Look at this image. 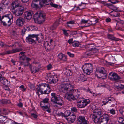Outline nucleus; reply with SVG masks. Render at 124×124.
Segmentation results:
<instances>
[{
  "instance_id": "obj_1",
  "label": "nucleus",
  "mask_w": 124,
  "mask_h": 124,
  "mask_svg": "<svg viewBox=\"0 0 124 124\" xmlns=\"http://www.w3.org/2000/svg\"><path fill=\"white\" fill-rule=\"evenodd\" d=\"M91 116L94 123L97 124H105L104 121L102 119H104L106 123H108L110 119V116L108 114L105 113L102 115L101 111L100 109L93 112L91 115L90 116Z\"/></svg>"
},
{
  "instance_id": "obj_2",
  "label": "nucleus",
  "mask_w": 124,
  "mask_h": 124,
  "mask_svg": "<svg viewBox=\"0 0 124 124\" xmlns=\"http://www.w3.org/2000/svg\"><path fill=\"white\" fill-rule=\"evenodd\" d=\"M39 87L36 89V93L39 97L40 95L48 94L50 92V87L48 84L41 83L39 85Z\"/></svg>"
},
{
  "instance_id": "obj_3",
  "label": "nucleus",
  "mask_w": 124,
  "mask_h": 124,
  "mask_svg": "<svg viewBox=\"0 0 124 124\" xmlns=\"http://www.w3.org/2000/svg\"><path fill=\"white\" fill-rule=\"evenodd\" d=\"M71 91L74 93V96L71 93H68L65 96V98L69 101H72L74 100L81 99V97H80L81 95L80 92L78 89L72 90Z\"/></svg>"
},
{
  "instance_id": "obj_4",
  "label": "nucleus",
  "mask_w": 124,
  "mask_h": 124,
  "mask_svg": "<svg viewBox=\"0 0 124 124\" xmlns=\"http://www.w3.org/2000/svg\"><path fill=\"white\" fill-rule=\"evenodd\" d=\"M48 98L44 99L40 102V104L43 110L50 113L51 112V109L50 108V104L48 102Z\"/></svg>"
},
{
  "instance_id": "obj_5",
  "label": "nucleus",
  "mask_w": 124,
  "mask_h": 124,
  "mask_svg": "<svg viewBox=\"0 0 124 124\" xmlns=\"http://www.w3.org/2000/svg\"><path fill=\"white\" fill-rule=\"evenodd\" d=\"M61 91L63 93H66L69 91H71L72 90H75L73 88V86L70 82H67L61 85Z\"/></svg>"
},
{
  "instance_id": "obj_6",
  "label": "nucleus",
  "mask_w": 124,
  "mask_h": 124,
  "mask_svg": "<svg viewBox=\"0 0 124 124\" xmlns=\"http://www.w3.org/2000/svg\"><path fill=\"white\" fill-rule=\"evenodd\" d=\"M51 101L53 103L56 104L61 106L63 105V100L58 97L56 93H51Z\"/></svg>"
},
{
  "instance_id": "obj_7",
  "label": "nucleus",
  "mask_w": 124,
  "mask_h": 124,
  "mask_svg": "<svg viewBox=\"0 0 124 124\" xmlns=\"http://www.w3.org/2000/svg\"><path fill=\"white\" fill-rule=\"evenodd\" d=\"M95 75L99 78L105 79L107 76L106 71L103 67H98L96 69Z\"/></svg>"
},
{
  "instance_id": "obj_8",
  "label": "nucleus",
  "mask_w": 124,
  "mask_h": 124,
  "mask_svg": "<svg viewBox=\"0 0 124 124\" xmlns=\"http://www.w3.org/2000/svg\"><path fill=\"white\" fill-rule=\"evenodd\" d=\"M82 69L85 73L89 75L93 71V67L92 64L86 63L83 66Z\"/></svg>"
},
{
  "instance_id": "obj_9",
  "label": "nucleus",
  "mask_w": 124,
  "mask_h": 124,
  "mask_svg": "<svg viewBox=\"0 0 124 124\" xmlns=\"http://www.w3.org/2000/svg\"><path fill=\"white\" fill-rule=\"evenodd\" d=\"M108 78L111 80L116 82H118L121 78L116 73L112 72L109 73Z\"/></svg>"
},
{
  "instance_id": "obj_10",
  "label": "nucleus",
  "mask_w": 124,
  "mask_h": 124,
  "mask_svg": "<svg viewBox=\"0 0 124 124\" xmlns=\"http://www.w3.org/2000/svg\"><path fill=\"white\" fill-rule=\"evenodd\" d=\"M90 101V100L89 99L80 100L77 102L78 106L79 108H84L89 103Z\"/></svg>"
},
{
  "instance_id": "obj_11",
  "label": "nucleus",
  "mask_w": 124,
  "mask_h": 124,
  "mask_svg": "<svg viewBox=\"0 0 124 124\" xmlns=\"http://www.w3.org/2000/svg\"><path fill=\"white\" fill-rule=\"evenodd\" d=\"M45 16H33V19L35 23L38 24H41L44 21Z\"/></svg>"
},
{
  "instance_id": "obj_12",
  "label": "nucleus",
  "mask_w": 124,
  "mask_h": 124,
  "mask_svg": "<svg viewBox=\"0 0 124 124\" xmlns=\"http://www.w3.org/2000/svg\"><path fill=\"white\" fill-rule=\"evenodd\" d=\"M36 36V34H29L26 38V42L30 44H32L33 43H36L35 37Z\"/></svg>"
},
{
  "instance_id": "obj_13",
  "label": "nucleus",
  "mask_w": 124,
  "mask_h": 124,
  "mask_svg": "<svg viewBox=\"0 0 124 124\" xmlns=\"http://www.w3.org/2000/svg\"><path fill=\"white\" fill-rule=\"evenodd\" d=\"M18 7V9L16 11L15 10V8L14 9H12L11 8V9L12 11L13 12L15 15L16 16H20L22 15L24 11V8L22 6H20L19 5V6Z\"/></svg>"
},
{
  "instance_id": "obj_14",
  "label": "nucleus",
  "mask_w": 124,
  "mask_h": 124,
  "mask_svg": "<svg viewBox=\"0 0 124 124\" xmlns=\"http://www.w3.org/2000/svg\"><path fill=\"white\" fill-rule=\"evenodd\" d=\"M16 25L19 27H21L25 23V20L23 18L20 17L16 20Z\"/></svg>"
},
{
  "instance_id": "obj_15",
  "label": "nucleus",
  "mask_w": 124,
  "mask_h": 124,
  "mask_svg": "<svg viewBox=\"0 0 124 124\" xmlns=\"http://www.w3.org/2000/svg\"><path fill=\"white\" fill-rule=\"evenodd\" d=\"M78 124H87V121L84 116H80L77 120Z\"/></svg>"
},
{
  "instance_id": "obj_16",
  "label": "nucleus",
  "mask_w": 124,
  "mask_h": 124,
  "mask_svg": "<svg viewBox=\"0 0 124 124\" xmlns=\"http://www.w3.org/2000/svg\"><path fill=\"white\" fill-rule=\"evenodd\" d=\"M5 17H6V20L7 21L6 22L4 21H2V23L3 25L5 26H9L11 24V19L13 18V16H11V18H10L8 16H4Z\"/></svg>"
},
{
  "instance_id": "obj_17",
  "label": "nucleus",
  "mask_w": 124,
  "mask_h": 124,
  "mask_svg": "<svg viewBox=\"0 0 124 124\" xmlns=\"http://www.w3.org/2000/svg\"><path fill=\"white\" fill-rule=\"evenodd\" d=\"M47 80L49 83H55L57 81V79L55 78L53 76L50 75L47 77Z\"/></svg>"
},
{
  "instance_id": "obj_18",
  "label": "nucleus",
  "mask_w": 124,
  "mask_h": 124,
  "mask_svg": "<svg viewBox=\"0 0 124 124\" xmlns=\"http://www.w3.org/2000/svg\"><path fill=\"white\" fill-rule=\"evenodd\" d=\"M107 37L109 39L112 41H118L121 40L120 39L114 37L112 35L108 34Z\"/></svg>"
},
{
  "instance_id": "obj_19",
  "label": "nucleus",
  "mask_w": 124,
  "mask_h": 124,
  "mask_svg": "<svg viewBox=\"0 0 124 124\" xmlns=\"http://www.w3.org/2000/svg\"><path fill=\"white\" fill-rule=\"evenodd\" d=\"M36 37H35V41H38L39 43H40L43 40V37L41 34H36Z\"/></svg>"
},
{
  "instance_id": "obj_20",
  "label": "nucleus",
  "mask_w": 124,
  "mask_h": 124,
  "mask_svg": "<svg viewBox=\"0 0 124 124\" xmlns=\"http://www.w3.org/2000/svg\"><path fill=\"white\" fill-rule=\"evenodd\" d=\"M29 68L31 73H35L39 70V68L30 65L29 66Z\"/></svg>"
},
{
  "instance_id": "obj_21",
  "label": "nucleus",
  "mask_w": 124,
  "mask_h": 124,
  "mask_svg": "<svg viewBox=\"0 0 124 124\" xmlns=\"http://www.w3.org/2000/svg\"><path fill=\"white\" fill-rule=\"evenodd\" d=\"M22 49L21 48H16V49H13L11 50H9L6 52V54H12L19 52L22 51Z\"/></svg>"
},
{
  "instance_id": "obj_22",
  "label": "nucleus",
  "mask_w": 124,
  "mask_h": 124,
  "mask_svg": "<svg viewBox=\"0 0 124 124\" xmlns=\"http://www.w3.org/2000/svg\"><path fill=\"white\" fill-rule=\"evenodd\" d=\"M59 59L61 60L66 61L67 60V56L62 53H60L58 56Z\"/></svg>"
},
{
  "instance_id": "obj_23",
  "label": "nucleus",
  "mask_w": 124,
  "mask_h": 124,
  "mask_svg": "<svg viewBox=\"0 0 124 124\" xmlns=\"http://www.w3.org/2000/svg\"><path fill=\"white\" fill-rule=\"evenodd\" d=\"M64 71V74L67 76H70L72 74V72L69 69L66 68Z\"/></svg>"
},
{
  "instance_id": "obj_24",
  "label": "nucleus",
  "mask_w": 124,
  "mask_h": 124,
  "mask_svg": "<svg viewBox=\"0 0 124 124\" xmlns=\"http://www.w3.org/2000/svg\"><path fill=\"white\" fill-rule=\"evenodd\" d=\"M75 115L73 114L68 118V120L70 123H73L75 121Z\"/></svg>"
},
{
  "instance_id": "obj_25",
  "label": "nucleus",
  "mask_w": 124,
  "mask_h": 124,
  "mask_svg": "<svg viewBox=\"0 0 124 124\" xmlns=\"http://www.w3.org/2000/svg\"><path fill=\"white\" fill-rule=\"evenodd\" d=\"M107 99H108L106 100V101H105L106 99H104V100L102 101V102L104 105H106L110 101H113L114 100V99L113 97H108Z\"/></svg>"
},
{
  "instance_id": "obj_26",
  "label": "nucleus",
  "mask_w": 124,
  "mask_h": 124,
  "mask_svg": "<svg viewBox=\"0 0 124 124\" xmlns=\"http://www.w3.org/2000/svg\"><path fill=\"white\" fill-rule=\"evenodd\" d=\"M15 1H13L12 2L11 5L12 7L11 8L12 9H14L15 8H17L19 6V4L17 1L18 0H15Z\"/></svg>"
},
{
  "instance_id": "obj_27",
  "label": "nucleus",
  "mask_w": 124,
  "mask_h": 124,
  "mask_svg": "<svg viewBox=\"0 0 124 124\" xmlns=\"http://www.w3.org/2000/svg\"><path fill=\"white\" fill-rule=\"evenodd\" d=\"M78 80L81 82H83L87 80V78L85 76L82 74L78 78Z\"/></svg>"
},
{
  "instance_id": "obj_28",
  "label": "nucleus",
  "mask_w": 124,
  "mask_h": 124,
  "mask_svg": "<svg viewBox=\"0 0 124 124\" xmlns=\"http://www.w3.org/2000/svg\"><path fill=\"white\" fill-rule=\"evenodd\" d=\"M39 4L41 7L44 6L46 5H48L49 4V3H48L42 0V1L39 0Z\"/></svg>"
},
{
  "instance_id": "obj_29",
  "label": "nucleus",
  "mask_w": 124,
  "mask_h": 124,
  "mask_svg": "<svg viewBox=\"0 0 124 124\" xmlns=\"http://www.w3.org/2000/svg\"><path fill=\"white\" fill-rule=\"evenodd\" d=\"M85 47L88 48L89 50L92 51L93 47H94V45L92 44H88Z\"/></svg>"
},
{
  "instance_id": "obj_30",
  "label": "nucleus",
  "mask_w": 124,
  "mask_h": 124,
  "mask_svg": "<svg viewBox=\"0 0 124 124\" xmlns=\"http://www.w3.org/2000/svg\"><path fill=\"white\" fill-rule=\"evenodd\" d=\"M76 8H77L76 10H78V9L82 10L83 9L85 8V5L84 4H80L79 6L78 7H77Z\"/></svg>"
},
{
  "instance_id": "obj_31",
  "label": "nucleus",
  "mask_w": 124,
  "mask_h": 124,
  "mask_svg": "<svg viewBox=\"0 0 124 124\" xmlns=\"http://www.w3.org/2000/svg\"><path fill=\"white\" fill-rule=\"evenodd\" d=\"M31 6L32 8L36 9L39 8V5L38 4H34L31 3Z\"/></svg>"
},
{
  "instance_id": "obj_32",
  "label": "nucleus",
  "mask_w": 124,
  "mask_h": 124,
  "mask_svg": "<svg viewBox=\"0 0 124 124\" xmlns=\"http://www.w3.org/2000/svg\"><path fill=\"white\" fill-rule=\"evenodd\" d=\"M93 54L89 53L88 51H87L84 54V56L85 58L89 57L91 55Z\"/></svg>"
},
{
  "instance_id": "obj_33",
  "label": "nucleus",
  "mask_w": 124,
  "mask_h": 124,
  "mask_svg": "<svg viewBox=\"0 0 124 124\" xmlns=\"http://www.w3.org/2000/svg\"><path fill=\"white\" fill-rule=\"evenodd\" d=\"M37 15V16H45L43 14V11L39 10L34 15Z\"/></svg>"
},
{
  "instance_id": "obj_34",
  "label": "nucleus",
  "mask_w": 124,
  "mask_h": 124,
  "mask_svg": "<svg viewBox=\"0 0 124 124\" xmlns=\"http://www.w3.org/2000/svg\"><path fill=\"white\" fill-rule=\"evenodd\" d=\"M118 121L119 123L124 124V117H119L118 119Z\"/></svg>"
},
{
  "instance_id": "obj_35",
  "label": "nucleus",
  "mask_w": 124,
  "mask_h": 124,
  "mask_svg": "<svg viewBox=\"0 0 124 124\" xmlns=\"http://www.w3.org/2000/svg\"><path fill=\"white\" fill-rule=\"evenodd\" d=\"M115 85L116 88L118 89L120 88L121 89H124V86L121 84H119L118 85Z\"/></svg>"
},
{
  "instance_id": "obj_36",
  "label": "nucleus",
  "mask_w": 124,
  "mask_h": 124,
  "mask_svg": "<svg viewBox=\"0 0 124 124\" xmlns=\"http://www.w3.org/2000/svg\"><path fill=\"white\" fill-rule=\"evenodd\" d=\"M106 5L108 6V7L112 9H115L116 8L115 7L111 4L107 3Z\"/></svg>"
},
{
  "instance_id": "obj_37",
  "label": "nucleus",
  "mask_w": 124,
  "mask_h": 124,
  "mask_svg": "<svg viewBox=\"0 0 124 124\" xmlns=\"http://www.w3.org/2000/svg\"><path fill=\"white\" fill-rule=\"evenodd\" d=\"M71 113L70 111H66L65 112L64 117H67L69 116Z\"/></svg>"
},
{
  "instance_id": "obj_38",
  "label": "nucleus",
  "mask_w": 124,
  "mask_h": 124,
  "mask_svg": "<svg viewBox=\"0 0 124 124\" xmlns=\"http://www.w3.org/2000/svg\"><path fill=\"white\" fill-rule=\"evenodd\" d=\"M6 7L2 2L0 3V10L1 11H2L3 9L5 8Z\"/></svg>"
},
{
  "instance_id": "obj_39",
  "label": "nucleus",
  "mask_w": 124,
  "mask_h": 124,
  "mask_svg": "<svg viewBox=\"0 0 124 124\" xmlns=\"http://www.w3.org/2000/svg\"><path fill=\"white\" fill-rule=\"evenodd\" d=\"M59 23L58 22H55L53 24L52 27L53 28L52 29L53 30L55 29L59 25Z\"/></svg>"
},
{
  "instance_id": "obj_40",
  "label": "nucleus",
  "mask_w": 124,
  "mask_h": 124,
  "mask_svg": "<svg viewBox=\"0 0 124 124\" xmlns=\"http://www.w3.org/2000/svg\"><path fill=\"white\" fill-rule=\"evenodd\" d=\"M25 13V16H26V14H27V16H32L34 14L33 12L31 11H29L28 12L27 11Z\"/></svg>"
},
{
  "instance_id": "obj_41",
  "label": "nucleus",
  "mask_w": 124,
  "mask_h": 124,
  "mask_svg": "<svg viewBox=\"0 0 124 124\" xmlns=\"http://www.w3.org/2000/svg\"><path fill=\"white\" fill-rule=\"evenodd\" d=\"M79 44L78 42L74 41L72 43L73 46L75 47H78L79 45Z\"/></svg>"
},
{
  "instance_id": "obj_42",
  "label": "nucleus",
  "mask_w": 124,
  "mask_h": 124,
  "mask_svg": "<svg viewBox=\"0 0 124 124\" xmlns=\"http://www.w3.org/2000/svg\"><path fill=\"white\" fill-rule=\"evenodd\" d=\"M32 18V16H25L23 19H25V21L26 20L27 21L30 20Z\"/></svg>"
},
{
  "instance_id": "obj_43",
  "label": "nucleus",
  "mask_w": 124,
  "mask_h": 124,
  "mask_svg": "<svg viewBox=\"0 0 124 124\" xmlns=\"http://www.w3.org/2000/svg\"><path fill=\"white\" fill-rule=\"evenodd\" d=\"M119 112L121 114L124 116V107L122 108L119 110Z\"/></svg>"
},
{
  "instance_id": "obj_44",
  "label": "nucleus",
  "mask_w": 124,
  "mask_h": 124,
  "mask_svg": "<svg viewBox=\"0 0 124 124\" xmlns=\"http://www.w3.org/2000/svg\"><path fill=\"white\" fill-rule=\"evenodd\" d=\"M62 30L63 31V34L65 36H68V34L67 31H69V30H66L64 29H62Z\"/></svg>"
},
{
  "instance_id": "obj_45",
  "label": "nucleus",
  "mask_w": 124,
  "mask_h": 124,
  "mask_svg": "<svg viewBox=\"0 0 124 124\" xmlns=\"http://www.w3.org/2000/svg\"><path fill=\"white\" fill-rule=\"evenodd\" d=\"M2 2L5 6V5H8L9 3V1L7 0H3L2 1Z\"/></svg>"
},
{
  "instance_id": "obj_46",
  "label": "nucleus",
  "mask_w": 124,
  "mask_h": 124,
  "mask_svg": "<svg viewBox=\"0 0 124 124\" xmlns=\"http://www.w3.org/2000/svg\"><path fill=\"white\" fill-rule=\"evenodd\" d=\"M44 47H45V48L49 46L48 42L47 41L44 42Z\"/></svg>"
},
{
  "instance_id": "obj_47",
  "label": "nucleus",
  "mask_w": 124,
  "mask_h": 124,
  "mask_svg": "<svg viewBox=\"0 0 124 124\" xmlns=\"http://www.w3.org/2000/svg\"><path fill=\"white\" fill-rule=\"evenodd\" d=\"M26 62H27V64H24V67L27 66L28 65V61L30 60V59L29 58L26 57Z\"/></svg>"
},
{
  "instance_id": "obj_48",
  "label": "nucleus",
  "mask_w": 124,
  "mask_h": 124,
  "mask_svg": "<svg viewBox=\"0 0 124 124\" xmlns=\"http://www.w3.org/2000/svg\"><path fill=\"white\" fill-rule=\"evenodd\" d=\"M50 5L52 7H53L54 8H57L58 5L57 4H54L52 2H51L50 3Z\"/></svg>"
},
{
  "instance_id": "obj_49",
  "label": "nucleus",
  "mask_w": 124,
  "mask_h": 124,
  "mask_svg": "<svg viewBox=\"0 0 124 124\" xmlns=\"http://www.w3.org/2000/svg\"><path fill=\"white\" fill-rule=\"evenodd\" d=\"M9 82L7 79H4L3 80V84L5 85H8Z\"/></svg>"
},
{
  "instance_id": "obj_50",
  "label": "nucleus",
  "mask_w": 124,
  "mask_h": 124,
  "mask_svg": "<svg viewBox=\"0 0 124 124\" xmlns=\"http://www.w3.org/2000/svg\"><path fill=\"white\" fill-rule=\"evenodd\" d=\"M71 110L73 112H77V108L75 107H73L71 108Z\"/></svg>"
},
{
  "instance_id": "obj_51",
  "label": "nucleus",
  "mask_w": 124,
  "mask_h": 124,
  "mask_svg": "<svg viewBox=\"0 0 124 124\" xmlns=\"http://www.w3.org/2000/svg\"><path fill=\"white\" fill-rule=\"evenodd\" d=\"M26 57L25 55L20 56V59L21 60H26Z\"/></svg>"
},
{
  "instance_id": "obj_52",
  "label": "nucleus",
  "mask_w": 124,
  "mask_h": 124,
  "mask_svg": "<svg viewBox=\"0 0 124 124\" xmlns=\"http://www.w3.org/2000/svg\"><path fill=\"white\" fill-rule=\"evenodd\" d=\"M28 28V27H24V28L22 29V33L23 34H24V33L25 32V31H26V30Z\"/></svg>"
},
{
  "instance_id": "obj_53",
  "label": "nucleus",
  "mask_w": 124,
  "mask_h": 124,
  "mask_svg": "<svg viewBox=\"0 0 124 124\" xmlns=\"http://www.w3.org/2000/svg\"><path fill=\"white\" fill-rule=\"evenodd\" d=\"M110 113L112 115H114L115 113V111L113 108L110 110H109Z\"/></svg>"
},
{
  "instance_id": "obj_54",
  "label": "nucleus",
  "mask_w": 124,
  "mask_h": 124,
  "mask_svg": "<svg viewBox=\"0 0 124 124\" xmlns=\"http://www.w3.org/2000/svg\"><path fill=\"white\" fill-rule=\"evenodd\" d=\"M67 54L70 57H73L74 56V54L69 52H67Z\"/></svg>"
},
{
  "instance_id": "obj_55",
  "label": "nucleus",
  "mask_w": 124,
  "mask_h": 124,
  "mask_svg": "<svg viewBox=\"0 0 124 124\" xmlns=\"http://www.w3.org/2000/svg\"><path fill=\"white\" fill-rule=\"evenodd\" d=\"M92 52H93V53H96L98 52V50L96 48H95L93 47V49L92 50Z\"/></svg>"
},
{
  "instance_id": "obj_56",
  "label": "nucleus",
  "mask_w": 124,
  "mask_h": 124,
  "mask_svg": "<svg viewBox=\"0 0 124 124\" xmlns=\"http://www.w3.org/2000/svg\"><path fill=\"white\" fill-rule=\"evenodd\" d=\"M86 24H87L88 25L87 26H90L92 24V23L91 21H90L88 20H87V21L86 23Z\"/></svg>"
},
{
  "instance_id": "obj_57",
  "label": "nucleus",
  "mask_w": 124,
  "mask_h": 124,
  "mask_svg": "<svg viewBox=\"0 0 124 124\" xmlns=\"http://www.w3.org/2000/svg\"><path fill=\"white\" fill-rule=\"evenodd\" d=\"M11 34L12 35L14 36H16L17 35V34L16 32L14 31H13L11 32Z\"/></svg>"
},
{
  "instance_id": "obj_58",
  "label": "nucleus",
  "mask_w": 124,
  "mask_h": 124,
  "mask_svg": "<svg viewBox=\"0 0 124 124\" xmlns=\"http://www.w3.org/2000/svg\"><path fill=\"white\" fill-rule=\"evenodd\" d=\"M87 21V20H86L84 19H82L81 20V23L82 24H86Z\"/></svg>"
},
{
  "instance_id": "obj_59",
  "label": "nucleus",
  "mask_w": 124,
  "mask_h": 124,
  "mask_svg": "<svg viewBox=\"0 0 124 124\" xmlns=\"http://www.w3.org/2000/svg\"><path fill=\"white\" fill-rule=\"evenodd\" d=\"M1 118L2 119L3 118L4 119L2 120L0 119V122L1 121H2V122H4L5 121V120L7 119V118L6 116H2Z\"/></svg>"
},
{
  "instance_id": "obj_60",
  "label": "nucleus",
  "mask_w": 124,
  "mask_h": 124,
  "mask_svg": "<svg viewBox=\"0 0 124 124\" xmlns=\"http://www.w3.org/2000/svg\"><path fill=\"white\" fill-rule=\"evenodd\" d=\"M73 40V38H71L68 41V42L70 44H72V43L73 42H72Z\"/></svg>"
},
{
  "instance_id": "obj_61",
  "label": "nucleus",
  "mask_w": 124,
  "mask_h": 124,
  "mask_svg": "<svg viewBox=\"0 0 124 124\" xmlns=\"http://www.w3.org/2000/svg\"><path fill=\"white\" fill-rule=\"evenodd\" d=\"M39 1V0H33L31 3L34 4H38Z\"/></svg>"
},
{
  "instance_id": "obj_62",
  "label": "nucleus",
  "mask_w": 124,
  "mask_h": 124,
  "mask_svg": "<svg viewBox=\"0 0 124 124\" xmlns=\"http://www.w3.org/2000/svg\"><path fill=\"white\" fill-rule=\"evenodd\" d=\"M47 69L48 70H50L52 68V65L50 64H49L47 66Z\"/></svg>"
},
{
  "instance_id": "obj_63",
  "label": "nucleus",
  "mask_w": 124,
  "mask_h": 124,
  "mask_svg": "<svg viewBox=\"0 0 124 124\" xmlns=\"http://www.w3.org/2000/svg\"><path fill=\"white\" fill-rule=\"evenodd\" d=\"M31 116L32 117H33L35 119L37 117V115L35 114L34 113L31 114Z\"/></svg>"
},
{
  "instance_id": "obj_64",
  "label": "nucleus",
  "mask_w": 124,
  "mask_h": 124,
  "mask_svg": "<svg viewBox=\"0 0 124 124\" xmlns=\"http://www.w3.org/2000/svg\"><path fill=\"white\" fill-rule=\"evenodd\" d=\"M0 46H1L2 47H5L6 45H4L3 43V42L0 41Z\"/></svg>"
}]
</instances>
